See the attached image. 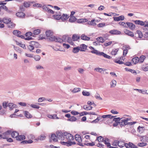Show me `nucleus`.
<instances>
[{"instance_id":"nucleus-1","label":"nucleus","mask_w":148,"mask_h":148,"mask_svg":"<svg viewBox=\"0 0 148 148\" xmlns=\"http://www.w3.org/2000/svg\"><path fill=\"white\" fill-rule=\"evenodd\" d=\"M95 140H98V141L100 143L101 142H104L108 147L111 148L110 144L109 143V139L108 138H105L104 139L101 136H100L97 137Z\"/></svg>"},{"instance_id":"nucleus-2","label":"nucleus","mask_w":148,"mask_h":148,"mask_svg":"<svg viewBox=\"0 0 148 148\" xmlns=\"http://www.w3.org/2000/svg\"><path fill=\"white\" fill-rule=\"evenodd\" d=\"M63 136L64 140L66 141H67L68 142H72L71 141L74 139L73 136L69 133L67 132H63Z\"/></svg>"},{"instance_id":"nucleus-3","label":"nucleus","mask_w":148,"mask_h":148,"mask_svg":"<svg viewBox=\"0 0 148 148\" xmlns=\"http://www.w3.org/2000/svg\"><path fill=\"white\" fill-rule=\"evenodd\" d=\"M75 138L76 140L78 142L77 144L80 146H83V144L82 143V140L80 135L76 134L75 136Z\"/></svg>"},{"instance_id":"nucleus-4","label":"nucleus","mask_w":148,"mask_h":148,"mask_svg":"<svg viewBox=\"0 0 148 148\" xmlns=\"http://www.w3.org/2000/svg\"><path fill=\"white\" fill-rule=\"evenodd\" d=\"M115 116H112V119H113V122H115L113 123V125L114 127H116L119 125V121L120 120V118H114Z\"/></svg>"},{"instance_id":"nucleus-5","label":"nucleus","mask_w":148,"mask_h":148,"mask_svg":"<svg viewBox=\"0 0 148 148\" xmlns=\"http://www.w3.org/2000/svg\"><path fill=\"white\" fill-rule=\"evenodd\" d=\"M60 143L62 145H66L68 147L71 146L73 144L75 145V142H68L67 141H66L65 142L61 141L60 142Z\"/></svg>"},{"instance_id":"nucleus-6","label":"nucleus","mask_w":148,"mask_h":148,"mask_svg":"<svg viewBox=\"0 0 148 148\" xmlns=\"http://www.w3.org/2000/svg\"><path fill=\"white\" fill-rule=\"evenodd\" d=\"M61 13L60 12H56V13L53 15V16L55 19L59 20L61 19Z\"/></svg>"},{"instance_id":"nucleus-7","label":"nucleus","mask_w":148,"mask_h":148,"mask_svg":"<svg viewBox=\"0 0 148 148\" xmlns=\"http://www.w3.org/2000/svg\"><path fill=\"white\" fill-rule=\"evenodd\" d=\"M56 134L57 138L61 140H64V138L63 139V133L58 131L57 132Z\"/></svg>"},{"instance_id":"nucleus-8","label":"nucleus","mask_w":148,"mask_h":148,"mask_svg":"<svg viewBox=\"0 0 148 148\" xmlns=\"http://www.w3.org/2000/svg\"><path fill=\"white\" fill-rule=\"evenodd\" d=\"M96 53L97 55L99 56H102L104 58L108 59H110L111 58L110 56L108 55L107 54L103 52H99L98 53Z\"/></svg>"},{"instance_id":"nucleus-9","label":"nucleus","mask_w":148,"mask_h":148,"mask_svg":"<svg viewBox=\"0 0 148 148\" xmlns=\"http://www.w3.org/2000/svg\"><path fill=\"white\" fill-rule=\"evenodd\" d=\"M125 145L126 148H138L136 146L131 142H129L128 144L126 143Z\"/></svg>"},{"instance_id":"nucleus-10","label":"nucleus","mask_w":148,"mask_h":148,"mask_svg":"<svg viewBox=\"0 0 148 148\" xmlns=\"http://www.w3.org/2000/svg\"><path fill=\"white\" fill-rule=\"evenodd\" d=\"M127 27L126 28H127L128 27L131 29L133 30L135 29V26L132 23L129 22H127Z\"/></svg>"},{"instance_id":"nucleus-11","label":"nucleus","mask_w":148,"mask_h":148,"mask_svg":"<svg viewBox=\"0 0 148 148\" xmlns=\"http://www.w3.org/2000/svg\"><path fill=\"white\" fill-rule=\"evenodd\" d=\"M56 135L54 134H52L51 137H50L49 141L51 142L52 140L54 142H57L58 141V139L57 138Z\"/></svg>"},{"instance_id":"nucleus-12","label":"nucleus","mask_w":148,"mask_h":148,"mask_svg":"<svg viewBox=\"0 0 148 148\" xmlns=\"http://www.w3.org/2000/svg\"><path fill=\"white\" fill-rule=\"evenodd\" d=\"M113 18L115 21H123L125 17L123 15H121L117 17H113Z\"/></svg>"},{"instance_id":"nucleus-13","label":"nucleus","mask_w":148,"mask_h":148,"mask_svg":"<svg viewBox=\"0 0 148 148\" xmlns=\"http://www.w3.org/2000/svg\"><path fill=\"white\" fill-rule=\"evenodd\" d=\"M119 125L121 127L127 125L124 119L120 118V120L119 121Z\"/></svg>"},{"instance_id":"nucleus-14","label":"nucleus","mask_w":148,"mask_h":148,"mask_svg":"<svg viewBox=\"0 0 148 148\" xmlns=\"http://www.w3.org/2000/svg\"><path fill=\"white\" fill-rule=\"evenodd\" d=\"M69 17V15L67 14H63L61 15V19L62 21H65L67 20Z\"/></svg>"},{"instance_id":"nucleus-15","label":"nucleus","mask_w":148,"mask_h":148,"mask_svg":"<svg viewBox=\"0 0 148 148\" xmlns=\"http://www.w3.org/2000/svg\"><path fill=\"white\" fill-rule=\"evenodd\" d=\"M124 32L126 34L131 37H133L134 36V34L133 32L127 29L124 30Z\"/></svg>"},{"instance_id":"nucleus-16","label":"nucleus","mask_w":148,"mask_h":148,"mask_svg":"<svg viewBox=\"0 0 148 148\" xmlns=\"http://www.w3.org/2000/svg\"><path fill=\"white\" fill-rule=\"evenodd\" d=\"M16 15L20 18H23L25 17V14L23 12H18L16 13Z\"/></svg>"},{"instance_id":"nucleus-17","label":"nucleus","mask_w":148,"mask_h":148,"mask_svg":"<svg viewBox=\"0 0 148 148\" xmlns=\"http://www.w3.org/2000/svg\"><path fill=\"white\" fill-rule=\"evenodd\" d=\"M79 47L80 51H85L86 49L87 46L84 44H82L80 45Z\"/></svg>"},{"instance_id":"nucleus-18","label":"nucleus","mask_w":148,"mask_h":148,"mask_svg":"<svg viewBox=\"0 0 148 148\" xmlns=\"http://www.w3.org/2000/svg\"><path fill=\"white\" fill-rule=\"evenodd\" d=\"M11 21L10 18H7L5 17L3 18L2 21L4 23L8 24L11 22Z\"/></svg>"},{"instance_id":"nucleus-19","label":"nucleus","mask_w":148,"mask_h":148,"mask_svg":"<svg viewBox=\"0 0 148 148\" xmlns=\"http://www.w3.org/2000/svg\"><path fill=\"white\" fill-rule=\"evenodd\" d=\"M45 34L46 36L47 37H49L52 36L53 34V32L51 30H49L46 31Z\"/></svg>"},{"instance_id":"nucleus-20","label":"nucleus","mask_w":148,"mask_h":148,"mask_svg":"<svg viewBox=\"0 0 148 148\" xmlns=\"http://www.w3.org/2000/svg\"><path fill=\"white\" fill-rule=\"evenodd\" d=\"M81 38L82 40H90V38L86 36L84 34H82L81 36Z\"/></svg>"},{"instance_id":"nucleus-21","label":"nucleus","mask_w":148,"mask_h":148,"mask_svg":"<svg viewBox=\"0 0 148 148\" xmlns=\"http://www.w3.org/2000/svg\"><path fill=\"white\" fill-rule=\"evenodd\" d=\"M18 133L16 131H13L11 133V136L13 138H16L18 136Z\"/></svg>"},{"instance_id":"nucleus-22","label":"nucleus","mask_w":148,"mask_h":148,"mask_svg":"<svg viewBox=\"0 0 148 148\" xmlns=\"http://www.w3.org/2000/svg\"><path fill=\"white\" fill-rule=\"evenodd\" d=\"M135 24L140 25L141 26H145V22L143 21L140 20H136L134 21Z\"/></svg>"},{"instance_id":"nucleus-23","label":"nucleus","mask_w":148,"mask_h":148,"mask_svg":"<svg viewBox=\"0 0 148 148\" xmlns=\"http://www.w3.org/2000/svg\"><path fill=\"white\" fill-rule=\"evenodd\" d=\"M25 137L24 135H19L17 137L16 140L18 141H21L25 139Z\"/></svg>"},{"instance_id":"nucleus-24","label":"nucleus","mask_w":148,"mask_h":148,"mask_svg":"<svg viewBox=\"0 0 148 148\" xmlns=\"http://www.w3.org/2000/svg\"><path fill=\"white\" fill-rule=\"evenodd\" d=\"M72 38L73 41H75L79 39L80 36L76 34H74L73 35Z\"/></svg>"},{"instance_id":"nucleus-25","label":"nucleus","mask_w":148,"mask_h":148,"mask_svg":"<svg viewBox=\"0 0 148 148\" xmlns=\"http://www.w3.org/2000/svg\"><path fill=\"white\" fill-rule=\"evenodd\" d=\"M47 116L49 118L52 119H59V118L57 116L56 114H48L47 115Z\"/></svg>"},{"instance_id":"nucleus-26","label":"nucleus","mask_w":148,"mask_h":148,"mask_svg":"<svg viewBox=\"0 0 148 148\" xmlns=\"http://www.w3.org/2000/svg\"><path fill=\"white\" fill-rule=\"evenodd\" d=\"M89 48L90 49L93 50H92L90 51L89 52H90L92 53H94L96 55V53H98L99 52V51H98L95 49L94 47L92 46L89 47Z\"/></svg>"},{"instance_id":"nucleus-27","label":"nucleus","mask_w":148,"mask_h":148,"mask_svg":"<svg viewBox=\"0 0 148 148\" xmlns=\"http://www.w3.org/2000/svg\"><path fill=\"white\" fill-rule=\"evenodd\" d=\"M126 143H125L123 141H119V145L118 146L121 148H122L123 147L125 146Z\"/></svg>"},{"instance_id":"nucleus-28","label":"nucleus","mask_w":148,"mask_h":148,"mask_svg":"<svg viewBox=\"0 0 148 148\" xmlns=\"http://www.w3.org/2000/svg\"><path fill=\"white\" fill-rule=\"evenodd\" d=\"M133 63L134 64H136L139 62V58L138 57H135L132 59Z\"/></svg>"},{"instance_id":"nucleus-29","label":"nucleus","mask_w":148,"mask_h":148,"mask_svg":"<svg viewBox=\"0 0 148 148\" xmlns=\"http://www.w3.org/2000/svg\"><path fill=\"white\" fill-rule=\"evenodd\" d=\"M13 33L14 35L18 37V36H19L21 34V32L18 30H14L13 32Z\"/></svg>"},{"instance_id":"nucleus-30","label":"nucleus","mask_w":148,"mask_h":148,"mask_svg":"<svg viewBox=\"0 0 148 148\" xmlns=\"http://www.w3.org/2000/svg\"><path fill=\"white\" fill-rule=\"evenodd\" d=\"M134 89V90L138 91L140 92L143 94H148V93L147 92V90H143L142 89Z\"/></svg>"},{"instance_id":"nucleus-31","label":"nucleus","mask_w":148,"mask_h":148,"mask_svg":"<svg viewBox=\"0 0 148 148\" xmlns=\"http://www.w3.org/2000/svg\"><path fill=\"white\" fill-rule=\"evenodd\" d=\"M121 33L120 31L117 30L113 29L112 30V34L118 35L120 34Z\"/></svg>"},{"instance_id":"nucleus-32","label":"nucleus","mask_w":148,"mask_h":148,"mask_svg":"<svg viewBox=\"0 0 148 148\" xmlns=\"http://www.w3.org/2000/svg\"><path fill=\"white\" fill-rule=\"evenodd\" d=\"M25 115L27 118H31L32 117V115L28 111L25 112Z\"/></svg>"},{"instance_id":"nucleus-33","label":"nucleus","mask_w":148,"mask_h":148,"mask_svg":"<svg viewBox=\"0 0 148 148\" xmlns=\"http://www.w3.org/2000/svg\"><path fill=\"white\" fill-rule=\"evenodd\" d=\"M8 106L10 108V110L13 109L14 108L16 107V105L12 103H9L8 104Z\"/></svg>"},{"instance_id":"nucleus-34","label":"nucleus","mask_w":148,"mask_h":148,"mask_svg":"<svg viewBox=\"0 0 148 148\" xmlns=\"http://www.w3.org/2000/svg\"><path fill=\"white\" fill-rule=\"evenodd\" d=\"M70 17L69 21L70 22L73 23L76 21V18L75 16H70Z\"/></svg>"},{"instance_id":"nucleus-35","label":"nucleus","mask_w":148,"mask_h":148,"mask_svg":"<svg viewBox=\"0 0 148 148\" xmlns=\"http://www.w3.org/2000/svg\"><path fill=\"white\" fill-rule=\"evenodd\" d=\"M80 51L79 47H74L73 50L72 52L74 53H77L79 51Z\"/></svg>"},{"instance_id":"nucleus-36","label":"nucleus","mask_w":148,"mask_h":148,"mask_svg":"<svg viewBox=\"0 0 148 148\" xmlns=\"http://www.w3.org/2000/svg\"><path fill=\"white\" fill-rule=\"evenodd\" d=\"M16 25L15 24L13 23L12 22H10L8 24V27L12 28L14 27Z\"/></svg>"},{"instance_id":"nucleus-37","label":"nucleus","mask_w":148,"mask_h":148,"mask_svg":"<svg viewBox=\"0 0 148 148\" xmlns=\"http://www.w3.org/2000/svg\"><path fill=\"white\" fill-rule=\"evenodd\" d=\"M83 108L86 110H90L92 109V107L91 106H89L87 105H84L83 106Z\"/></svg>"},{"instance_id":"nucleus-38","label":"nucleus","mask_w":148,"mask_h":148,"mask_svg":"<svg viewBox=\"0 0 148 148\" xmlns=\"http://www.w3.org/2000/svg\"><path fill=\"white\" fill-rule=\"evenodd\" d=\"M145 58L146 57L142 55L139 58V62L140 63L143 62Z\"/></svg>"},{"instance_id":"nucleus-39","label":"nucleus","mask_w":148,"mask_h":148,"mask_svg":"<svg viewBox=\"0 0 148 148\" xmlns=\"http://www.w3.org/2000/svg\"><path fill=\"white\" fill-rule=\"evenodd\" d=\"M77 120V118L75 116H71L70 118L68 119L67 120L71 122H74L76 121Z\"/></svg>"},{"instance_id":"nucleus-40","label":"nucleus","mask_w":148,"mask_h":148,"mask_svg":"<svg viewBox=\"0 0 148 148\" xmlns=\"http://www.w3.org/2000/svg\"><path fill=\"white\" fill-rule=\"evenodd\" d=\"M119 50V48L113 49L112 51V55H115Z\"/></svg>"},{"instance_id":"nucleus-41","label":"nucleus","mask_w":148,"mask_h":148,"mask_svg":"<svg viewBox=\"0 0 148 148\" xmlns=\"http://www.w3.org/2000/svg\"><path fill=\"white\" fill-rule=\"evenodd\" d=\"M114 61L115 63H117L119 64H124V62L122 61H120V60L119 59V58L114 60Z\"/></svg>"},{"instance_id":"nucleus-42","label":"nucleus","mask_w":148,"mask_h":148,"mask_svg":"<svg viewBox=\"0 0 148 148\" xmlns=\"http://www.w3.org/2000/svg\"><path fill=\"white\" fill-rule=\"evenodd\" d=\"M40 32V30L39 29L34 30L33 32V34L35 35H37Z\"/></svg>"},{"instance_id":"nucleus-43","label":"nucleus","mask_w":148,"mask_h":148,"mask_svg":"<svg viewBox=\"0 0 148 148\" xmlns=\"http://www.w3.org/2000/svg\"><path fill=\"white\" fill-rule=\"evenodd\" d=\"M46 138L45 136L43 134H41L40 136H38V139L41 140H44Z\"/></svg>"},{"instance_id":"nucleus-44","label":"nucleus","mask_w":148,"mask_h":148,"mask_svg":"<svg viewBox=\"0 0 148 148\" xmlns=\"http://www.w3.org/2000/svg\"><path fill=\"white\" fill-rule=\"evenodd\" d=\"M125 69L126 71L130 72L132 73H135L136 74V72L135 70H132L131 69H128L127 68H125Z\"/></svg>"},{"instance_id":"nucleus-45","label":"nucleus","mask_w":148,"mask_h":148,"mask_svg":"<svg viewBox=\"0 0 148 148\" xmlns=\"http://www.w3.org/2000/svg\"><path fill=\"white\" fill-rule=\"evenodd\" d=\"M55 42H59L60 43L63 42V40L62 39L58 37H56V38L55 39Z\"/></svg>"},{"instance_id":"nucleus-46","label":"nucleus","mask_w":148,"mask_h":148,"mask_svg":"<svg viewBox=\"0 0 148 148\" xmlns=\"http://www.w3.org/2000/svg\"><path fill=\"white\" fill-rule=\"evenodd\" d=\"M82 95L84 96H89L90 95V93L89 92L83 91L82 92Z\"/></svg>"},{"instance_id":"nucleus-47","label":"nucleus","mask_w":148,"mask_h":148,"mask_svg":"<svg viewBox=\"0 0 148 148\" xmlns=\"http://www.w3.org/2000/svg\"><path fill=\"white\" fill-rule=\"evenodd\" d=\"M97 40L99 42L103 43L104 42V39L102 37H98L97 38Z\"/></svg>"},{"instance_id":"nucleus-48","label":"nucleus","mask_w":148,"mask_h":148,"mask_svg":"<svg viewBox=\"0 0 148 148\" xmlns=\"http://www.w3.org/2000/svg\"><path fill=\"white\" fill-rule=\"evenodd\" d=\"M95 20L92 19L91 20V21L88 22L89 24L93 26H95L96 25V24L95 22H94L95 21Z\"/></svg>"},{"instance_id":"nucleus-49","label":"nucleus","mask_w":148,"mask_h":148,"mask_svg":"<svg viewBox=\"0 0 148 148\" xmlns=\"http://www.w3.org/2000/svg\"><path fill=\"white\" fill-rule=\"evenodd\" d=\"M34 58L36 61H39L40 60L41 58L39 55H37L34 56Z\"/></svg>"},{"instance_id":"nucleus-50","label":"nucleus","mask_w":148,"mask_h":148,"mask_svg":"<svg viewBox=\"0 0 148 148\" xmlns=\"http://www.w3.org/2000/svg\"><path fill=\"white\" fill-rule=\"evenodd\" d=\"M1 8L5 10L6 11L8 12H10V11L8 10V8L6 6L3 5V6H1Z\"/></svg>"},{"instance_id":"nucleus-51","label":"nucleus","mask_w":148,"mask_h":148,"mask_svg":"<svg viewBox=\"0 0 148 148\" xmlns=\"http://www.w3.org/2000/svg\"><path fill=\"white\" fill-rule=\"evenodd\" d=\"M28 49L30 51H32V50L34 49V47L32 45H29L27 47Z\"/></svg>"},{"instance_id":"nucleus-52","label":"nucleus","mask_w":148,"mask_h":148,"mask_svg":"<svg viewBox=\"0 0 148 148\" xmlns=\"http://www.w3.org/2000/svg\"><path fill=\"white\" fill-rule=\"evenodd\" d=\"M137 32L138 37L140 38H142L143 37V34L139 30H137Z\"/></svg>"},{"instance_id":"nucleus-53","label":"nucleus","mask_w":148,"mask_h":148,"mask_svg":"<svg viewBox=\"0 0 148 148\" xmlns=\"http://www.w3.org/2000/svg\"><path fill=\"white\" fill-rule=\"evenodd\" d=\"M147 145V143H139L138 144V146L140 147H143L144 146H145Z\"/></svg>"},{"instance_id":"nucleus-54","label":"nucleus","mask_w":148,"mask_h":148,"mask_svg":"<svg viewBox=\"0 0 148 148\" xmlns=\"http://www.w3.org/2000/svg\"><path fill=\"white\" fill-rule=\"evenodd\" d=\"M119 24L125 27L126 28L127 27V22L125 23L123 22H120L119 23Z\"/></svg>"},{"instance_id":"nucleus-55","label":"nucleus","mask_w":148,"mask_h":148,"mask_svg":"<svg viewBox=\"0 0 148 148\" xmlns=\"http://www.w3.org/2000/svg\"><path fill=\"white\" fill-rule=\"evenodd\" d=\"M23 5L25 7L28 8L30 6V4L29 2H25L23 3Z\"/></svg>"},{"instance_id":"nucleus-56","label":"nucleus","mask_w":148,"mask_h":148,"mask_svg":"<svg viewBox=\"0 0 148 148\" xmlns=\"http://www.w3.org/2000/svg\"><path fill=\"white\" fill-rule=\"evenodd\" d=\"M80 90V88H75L72 91L73 93H76L79 92Z\"/></svg>"},{"instance_id":"nucleus-57","label":"nucleus","mask_w":148,"mask_h":148,"mask_svg":"<svg viewBox=\"0 0 148 148\" xmlns=\"http://www.w3.org/2000/svg\"><path fill=\"white\" fill-rule=\"evenodd\" d=\"M34 7H37L39 8H41L42 5L40 3H35L33 5Z\"/></svg>"},{"instance_id":"nucleus-58","label":"nucleus","mask_w":148,"mask_h":148,"mask_svg":"<svg viewBox=\"0 0 148 148\" xmlns=\"http://www.w3.org/2000/svg\"><path fill=\"white\" fill-rule=\"evenodd\" d=\"M42 7L43 9L45 11L47 12V13L48 12V11L50 9L47 6L44 5H43Z\"/></svg>"},{"instance_id":"nucleus-59","label":"nucleus","mask_w":148,"mask_h":148,"mask_svg":"<svg viewBox=\"0 0 148 148\" xmlns=\"http://www.w3.org/2000/svg\"><path fill=\"white\" fill-rule=\"evenodd\" d=\"M49 39L50 41H55V39L56 38V37L54 36H52L49 37Z\"/></svg>"},{"instance_id":"nucleus-60","label":"nucleus","mask_w":148,"mask_h":148,"mask_svg":"<svg viewBox=\"0 0 148 148\" xmlns=\"http://www.w3.org/2000/svg\"><path fill=\"white\" fill-rule=\"evenodd\" d=\"M102 117L103 119L108 118H109L110 119H111V114H108L103 115L102 116Z\"/></svg>"},{"instance_id":"nucleus-61","label":"nucleus","mask_w":148,"mask_h":148,"mask_svg":"<svg viewBox=\"0 0 148 148\" xmlns=\"http://www.w3.org/2000/svg\"><path fill=\"white\" fill-rule=\"evenodd\" d=\"M71 113L74 115H76L79 114V112L75 110H73L71 111Z\"/></svg>"},{"instance_id":"nucleus-62","label":"nucleus","mask_w":148,"mask_h":148,"mask_svg":"<svg viewBox=\"0 0 148 148\" xmlns=\"http://www.w3.org/2000/svg\"><path fill=\"white\" fill-rule=\"evenodd\" d=\"M95 97L97 99H99L101 100H102V98L100 97L99 95L97 92L95 95Z\"/></svg>"},{"instance_id":"nucleus-63","label":"nucleus","mask_w":148,"mask_h":148,"mask_svg":"<svg viewBox=\"0 0 148 148\" xmlns=\"http://www.w3.org/2000/svg\"><path fill=\"white\" fill-rule=\"evenodd\" d=\"M69 43H70L72 45L73 43L72 41L71 38L69 37H67V40Z\"/></svg>"},{"instance_id":"nucleus-64","label":"nucleus","mask_w":148,"mask_h":148,"mask_svg":"<svg viewBox=\"0 0 148 148\" xmlns=\"http://www.w3.org/2000/svg\"><path fill=\"white\" fill-rule=\"evenodd\" d=\"M128 50L127 49H125L123 50V56L124 57L125 56L126 54L127 53Z\"/></svg>"}]
</instances>
